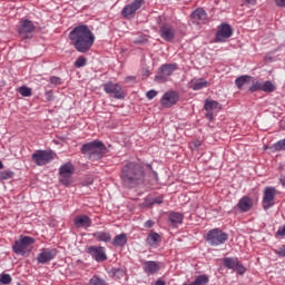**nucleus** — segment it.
Wrapping results in <instances>:
<instances>
[{
    "mask_svg": "<svg viewBox=\"0 0 285 285\" xmlns=\"http://www.w3.org/2000/svg\"><path fill=\"white\" fill-rule=\"evenodd\" d=\"M146 175L151 176L154 179H158L157 171L153 169V165L139 163V161H127L120 171V184L122 188L132 190V188H139L146 183Z\"/></svg>",
    "mask_w": 285,
    "mask_h": 285,
    "instance_id": "obj_1",
    "label": "nucleus"
},
{
    "mask_svg": "<svg viewBox=\"0 0 285 285\" xmlns=\"http://www.w3.org/2000/svg\"><path fill=\"white\" fill-rule=\"evenodd\" d=\"M69 39L77 52L86 55L95 46V33L87 24H79L69 32Z\"/></svg>",
    "mask_w": 285,
    "mask_h": 285,
    "instance_id": "obj_2",
    "label": "nucleus"
},
{
    "mask_svg": "<svg viewBox=\"0 0 285 285\" xmlns=\"http://www.w3.org/2000/svg\"><path fill=\"white\" fill-rule=\"evenodd\" d=\"M80 153L90 161H99V159H104V156L107 155L108 147L104 145V141L96 139L83 144Z\"/></svg>",
    "mask_w": 285,
    "mask_h": 285,
    "instance_id": "obj_3",
    "label": "nucleus"
},
{
    "mask_svg": "<svg viewBox=\"0 0 285 285\" xmlns=\"http://www.w3.org/2000/svg\"><path fill=\"white\" fill-rule=\"evenodd\" d=\"M156 23L159 28V35L164 41L170 42L175 40V26L170 19L166 16H158L156 18Z\"/></svg>",
    "mask_w": 285,
    "mask_h": 285,
    "instance_id": "obj_4",
    "label": "nucleus"
},
{
    "mask_svg": "<svg viewBox=\"0 0 285 285\" xmlns=\"http://www.w3.org/2000/svg\"><path fill=\"white\" fill-rule=\"evenodd\" d=\"M57 157V154L52 150L38 149L31 155V160L36 166H47Z\"/></svg>",
    "mask_w": 285,
    "mask_h": 285,
    "instance_id": "obj_5",
    "label": "nucleus"
},
{
    "mask_svg": "<svg viewBox=\"0 0 285 285\" xmlns=\"http://www.w3.org/2000/svg\"><path fill=\"white\" fill-rule=\"evenodd\" d=\"M206 242L210 246H222L228 242V234L219 228L210 229L206 235Z\"/></svg>",
    "mask_w": 285,
    "mask_h": 285,
    "instance_id": "obj_6",
    "label": "nucleus"
},
{
    "mask_svg": "<svg viewBox=\"0 0 285 285\" xmlns=\"http://www.w3.org/2000/svg\"><path fill=\"white\" fill-rule=\"evenodd\" d=\"M32 244H35V238L21 235L20 239L12 245V250L16 255H26V253H30Z\"/></svg>",
    "mask_w": 285,
    "mask_h": 285,
    "instance_id": "obj_7",
    "label": "nucleus"
},
{
    "mask_svg": "<svg viewBox=\"0 0 285 285\" xmlns=\"http://www.w3.org/2000/svg\"><path fill=\"white\" fill-rule=\"evenodd\" d=\"M72 175H75V166L72 163H66L59 168V181L62 186H70L72 184Z\"/></svg>",
    "mask_w": 285,
    "mask_h": 285,
    "instance_id": "obj_8",
    "label": "nucleus"
},
{
    "mask_svg": "<svg viewBox=\"0 0 285 285\" xmlns=\"http://www.w3.org/2000/svg\"><path fill=\"white\" fill-rule=\"evenodd\" d=\"M230 37H233V27L226 22L220 23L215 35L216 43H224Z\"/></svg>",
    "mask_w": 285,
    "mask_h": 285,
    "instance_id": "obj_9",
    "label": "nucleus"
},
{
    "mask_svg": "<svg viewBox=\"0 0 285 285\" xmlns=\"http://www.w3.org/2000/svg\"><path fill=\"white\" fill-rule=\"evenodd\" d=\"M175 70H177V63H165L159 68L155 80L159 81L160 83H166V81H168V77L173 76Z\"/></svg>",
    "mask_w": 285,
    "mask_h": 285,
    "instance_id": "obj_10",
    "label": "nucleus"
},
{
    "mask_svg": "<svg viewBox=\"0 0 285 285\" xmlns=\"http://www.w3.org/2000/svg\"><path fill=\"white\" fill-rule=\"evenodd\" d=\"M144 3H146L145 0H134L132 2L126 4L121 10V17H124V19H132L137 10L141 9Z\"/></svg>",
    "mask_w": 285,
    "mask_h": 285,
    "instance_id": "obj_11",
    "label": "nucleus"
},
{
    "mask_svg": "<svg viewBox=\"0 0 285 285\" xmlns=\"http://www.w3.org/2000/svg\"><path fill=\"white\" fill-rule=\"evenodd\" d=\"M102 88L107 95H114L115 99H126V94L119 83L108 81L102 85Z\"/></svg>",
    "mask_w": 285,
    "mask_h": 285,
    "instance_id": "obj_12",
    "label": "nucleus"
},
{
    "mask_svg": "<svg viewBox=\"0 0 285 285\" xmlns=\"http://www.w3.org/2000/svg\"><path fill=\"white\" fill-rule=\"evenodd\" d=\"M204 110L206 111V119H208V121H213V119H215L216 112L222 110V104H219L217 100L206 99L204 104Z\"/></svg>",
    "mask_w": 285,
    "mask_h": 285,
    "instance_id": "obj_13",
    "label": "nucleus"
},
{
    "mask_svg": "<svg viewBox=\"0 0 285 285\" xmlns=\"http://www.w3.org/2000/svg\"><path fill=\"white\" fill-rule=\"evenodd\" d=\"M275 195H277V189H275V187H265L262 200V205L265 210L275 206Z\"/></svg>",
    "mask_w": 285,
    "mask_h": 285,
    "instance_id": "obj_14",
    "label": "nucleus"
},
{
    "mask_svg": "<svg viewBox=\"0 0 285 285\" xmlns=\"http://www.w3.org/2000/svg\"><path fill=\"white\" fill-rule=\"evenodd\" d=\"M35 23L28 19L20 21V27L18 28V35L21 39H32V32H35Z\"/></svg>",
    "mask_w": 285,
    "mask_h": 285,
    "instance_id": "obj_15",
    "label": "nucleus"
},
{
    "mask_svg": "<svg viewBox=\"0 0 285 285\" xmlns=\"http://www.w3.org/2000/svg\"><path fill=\"white\" fill-rule=\"evenodd\" d=\"M87 253L98 264H101V262H106L108 259V255H106V247L89 246Z\"/></svg>",
    "mask_w": 285,
    "mask_h": 285,
    "instance_id": "obj_16",
    "label": "nucleus"
},
{
    "mask_svg": "<svg viewBox=\"0 0 285 285\" xmlns=\"http://www.w3.org/2000/svg\"><path fill=\"white\" fill-rule=\"evenodd\" d=\"M223 264L225 268H228L229 271H236L238 275H244L246 273V267L239 262L238 258L235 257H225L223 259Z\"/></svg>",
    "mask_w": 285,
    "mask_h": 285,
    "instance_id": "obj_17",
    "label": "nucleus"
},
{
    "mask_svg": "<svg viewBox=\"0 0 285 285\" xmlns=\"http://www.w3.org/2000/svg\"><path fill=\"white\" fill-rule=\"evenodd\" d=\"M177 101H179V94L177 91H167L160 99V104L164 108H171Z\"/></svg>",
    "mask_w": 285,
    "mask_h": 285,
    "instance_id": "obj_18",
    "label": "nucleus"
},
{
    "mask_svg": "<svg viewBox=\"0 0 285 285\" xmlns=\"http://www.w3.org/2000/svg\"><path fill=\"white\" fill-rule=\"evenodd\" d=\"M53 257H57V249L43 248L41 253L38 255L37 261L38 264H48L49 262H52Z\"/></svg>",
    "mask_w": 285,
    "mask_h": 285,
    "instance_id": "obj_19",
    "label": "nucleus"
},
{
    "mask_svg": "<svg viewBox=\"0 0 285 285\" xmlns=\"http://www.w3.org/2000/svg\"><path fill=\"white\" fill-rule=\"evenodd\" d=\"M76 228H90L92 226V219L88 215H79L73 219Z\"/></svg>",
    "mask_w": 285,
    "mask_h": 285,
    "instance_id": "obj_20",
    "label": "nucleus"
},
{
    "mask_svg": "<svg viewBox=\"0 0 285 285\" xmlns=\"http://www.w3.org/2000/svg\"><path fill=\"white\" fill-rule=\"evenodd\" d=\"M159 263L155 261H145L142 263V269L146 275H155L156 273H159Z\"/></svg>",
    "mask_w": 285,
    "mask_h": 285,
    "instance_id": "obj_21",
    "label": "nucleus"
},
{
    "mask_svg": "<svg viewBox=\"0 0 285 285\" xmlns=\"http://www.w3.org/2000/svg\"><path fill=\"white\" fill-rule=\"evenodd\" d=\"M190 17L194 23H204V21L208 19V14L203 8H197L195 11L191 12Z\"/></svg>",
    "mask_w": 285,
    "mask_h": 285,
    "instance_id": "obj_22",
    "label": "nucleus"
},
{
    "mask_svg": "<svg viewBox=\"0 0 285 285\" xmlns=\"http://www.w3.org/2000/svg\"><path fill=\"white\" fill-rule=\"evenodd\" d=\"M237 208L240 213H248L253 208V199L248 196L242 197L237 203Z\"/></svg>",
    "mask_w": 285,
    "mask_h": 285,
    "instance_id": "obj_23",
    "label": "nucleus"
},
{
    "mask_svg": "<svg viewBox=\"0 0 285 285\" xmlns=\"http://www.w3.org/2000/svg\"><path fill=\"white\" fill-rule=\"evenodd\" d=\"M168 220L170 222V226H173V228H177V226L184 224V214L179 212H170L168 215Z\"/></svg>",
    "mask_w": 285,
    "mask_h": 285,
    "instance_id": "obj_24",
    "label": "nucleus"
},
{
    "mask_svg": "<svg viewBox=\"0 0 285 285\" xmlns=\"http://www.w3.org/2000/svg\"><path fill=\"white\" fill-rule=\"evenodd\" d=\"M248 83H253V76L244 75L239 76L235 80V85L238 88V90H242V88H244V86H248Z\"/></svg>",
    "mask_w": 285,
    "mask_h": 285,
    "instance_id": "obj_25",
    "label": "nucleus"
},
{
    "mask_svg": "<svg viewBox=\"0 0 285 285\" xmlns=\"http://www.w3.org/2000/svg\"><path fill=\"white\" fill-rule=\"evenodd\" d=\"M92 237L97 239V242H105V244L112 240V236L108 232H95Z\"/></svg>",
    "mask_w": 285,
    "mask_h": 285,
    "instance_id": "obj_26",
    "label": "nucleus"
},
{
    "mask_svg": "<svg viewBox=\"0 0 285 285\" xmlns=\"http://www.w3.org/2000/svg\"><path fill=\"white\" fill-rule=\"evenodd\" d=\"M160 243H161V236L157 232H151L148 234L147 244L155 247V246H159Z\"/></svg>",
    "mask_w": 285,
    "mask_h": 285,
    "instance_id": "obj_27",
    "label": "nucleus"
},
{
    "mask_svg": "<svg viewBox=\"0 0 285 285\" xmlns=\"http://www.w3.org/2000/svg\"><path fill=\"white\" fill-rule=\"evenodd\" d=\"M126 244H128V235L125 233L115 236L112 239V246L122 248V246H126Z\"/></svg>",
    "mask_w": 285,
    "mask_h": 285,
    "instance_id": "obj_28",
    "label": "nucleus"
},
{
    "mask_svg": "<svg viewBox=\"0 0 285 285\" xmlns=\"http://www.w3.org/2000/svg\"><path fill=\"white\" fill-rule=\"evenodd\" d=\"M208 86L209 82L204 78H199L197 80L191 81L193 90H204V88H208Z\"/></svg>",
    "mask_w": 285,
    "mask_h": 285,
    "instance_id": "obj_29",
    "label": "nucleus"
},
{
    "mask_svg": "<svg viewBox=\"0 0 285 285\" xmlns=\"http://www.w3.org/2000/svg\"><path fill=\"white\" fill-rule=\"evenodd\" d=\"M109 275L112 277V279H122V277L126 275V271L122 268L114 267L109 271Z\"/></svg>",
    "mask_w": 285,
    "mask_h": 285,
    "instance_id": "obj_30",
    "label": "nucleus"
},
{
    "mask_svg": "<svg viewBox=\"0 0 285 285\" xmlns=\"http://www.w3.org/2000/svg\"><path fill=\"white\" fill-rule=\"evenodd\" d=\"M210 278L206 274L196 276L195 281L191 282V285H208Z\"/></svg>",
    "mask_w": 285,
    "mask_h": 285,
    "instance_id": "obj_31",
    "label": "nucleus"
},
{
    "mask_svg": "<svg viewBox=\"0 0 285 285\" xmlns=\"http://www.w3.org/2000/svg\"><path fill=\"white\" fill-rule=\"evenodd\" d=\"M275 86L273 85V82L271 80H266L264 83H262L261 90L263 92H275Z\"/></svg>",
    "mask_w": 285,
    "mask_h": 285,
    "instance_id": "obj_32",
    "label": "nucleus"
},
{
    "mask_svg": "<svg viewBox=\"0 0 285 285\" xmlns=\"http://www.w3.org/2000/svg\"><path fill=\"white\" fill-rule=\"evenodd\" d=\"M271 148L274 153H281V150H285V138L275 142Z\"/></svg>",
    "mask_w": 285,
    "mask_h": 285,
    "instance_id": "obj_33",
    "label": "nucleus"
},
{
    "mask_svg": "<svg viewBox=\"0 0 285 285\" xmlns=\"http://www.w3.org/2000/svg\"><path fill=\"white\" fill-rule=\"evenodd\" d=\"M12 177H14V171H12V170L0 171V181H6L8 179H12Z\"/></svg>",
    "mask_w": 285,
    "mask_h": 285,
    "instance_id": "obj_34",
    "label": "nucleus"
},
{
    "mask_svg": "<svg viewBox=\"0 0 285 285\" xmlns=\"http://www.w3.org/2000/svg\"><path fill=\"white\" fill-rule=\"evenodd\" d=\"M89 285H108V283L106 282V279H104L99 276H92L89 279Z\"/></svg>",
    "mask_w": 285,
    "mask_h": 285,
    "instance_id": "obj_35",
    "label": "nucleus"
},
{
    "mask_svg": "<svg viewBox=\"0 0 285 285\" xmlns=\"http://www.w3.org/2000/svg\"><path fill=\"white\" fill-rule=\"evenodd\" d=\"M87 63H88V59H86V57L83 56L78 57L77 60L75 61L76 68H83Z\"/></svg>",
    "mask_w": 285,
    "mask_h": 285,
    "instance_id": "obj_36",
    "label": "nucleus"
},
{
    "mask_svg": "<svg viewBox=\"0 0 285 285\" xmlns=\"http://www.w3.org/2000/svg\"><path fill=\"white\" fill-rule=\"evenodd\" d=\"M19 92L22 97H32V89L26 86L19 88Z\"/></svg>",
    "mask_w": 285,
    "mask_h": 285,
    "instance_id": "obj_37",
    "label": "nucleus"
},
{
    "mask_svg": "<svg viewBox=\"0 0 285 285\" xmlns=\"http://www.w3.org/2000/svg\"><path fill=\"white\" fill-rule=\"evenodd\" d=\"M252 86L249 87V92H257V90H262V82L255 81V78H253Z\"/></svg>",
    "mask_w": 285,
    "mask_h": 285,
    "instance_id": "obj_38",
    "label": "nucleus"
},
{
    "mask_svg": "<svg viewBox=\"0 0 285 285\" xmlns=\"http://www.w3.org/2000/svg\"><path fill=\"white\" fill-rule=\"evenodd\" d=\"M12 282V276H10V274H2L0 276V284H10Z\"/></svg>",
    "mask_w": 285,
    "mask_h": 285,
    "instance_id": "obj_39",
    "label": "nucleus"
},
{
    "mask_svg": "<svg viewBox=\"0 0 285 285\" xmlns=\"http://www.w3.org/2000/svg\"><path fill=\"white\" fill-rule=\"evenodd\" d=\"M50 83H52V86H61V78H60V77L52 76V77L50 78Z\"/></svg>",
    "mask_w": 285,
    "mask_h": 285,
    "instance_id": "obj_40",
    "label": "nucleus"
},
{
    "mask_svg": "<svg viewBox=\"0 0 285 285\" xmlns=\"http://www.w3.org/2000/svg\"><path fill=\"white\" fill-rule=\"evenodd\" d=\"M146 97H147V99H149V100L155 99V97H157V90L151 89V90L147 91V92H146Z\"/></svg>",
    "mask_w": 285,
    "mask_h": 285,
    "instance_id": "obj_41",
    "label": "nucleus"
},
{
    "mask_svg": "<svg viewBox=\"0 0 285 285\" xmlns=\"http://www.w3.org/2000/svg\"><path fill=\"white\" fill-rule=\"evenodd\" d=\"M45 97L47 101H53L55 95L52 94V90L46 91Z\"/></svg>",
    "mask_w": 285,
    "mask_h": 285,
    "instance_id": "obj_42",
    "label": "nucleus"
},
{
    "mask_svg": "<svg viewBox=\"0 0 285 285\" xmlns=\"http://www.w3.org/2000/svg\"><path fill=\"white\" fill-rule=\"evenodd\" d=\"M276 255L278 257H285V245H283L281 248H278L277 250H275Z\"/></svg>",
    "mask_w": 285,
    "mask_h": 285,
    "instance_id": "obj_43",
    "label": "nucleus"
},
{
    "mask_svg": "<svg viewBox=\"0 0 285 285\" xmlns=\"http://www.w3.org/2000/svg\"><path fill=\"white\" fill-rule=\"evenodd\" d=\"M145 228H153V226H155V222L154 220H147L144 224Z\"/></svg>",
    "mask_w": 285,
    "mask_h": 285,
    "instance_id": "obj_44",
    "label": "nucleus"
},
{
    "mask_svg": "<svg viewBox=\"0 0 285 285\" xmlns=\"http://www.w3.org/2000/svg\"><path fill=\"white\" fill-rule=\"evenodd\" d=\"M275 3L278 8H285V0H275Z\"/></svg>",
    "mask_w": 285,
    "mask_h": 285,
    "instance_id": "obj_45",
    "label": "nucleus"
},
{
    "mask_svg": "<svg viewBox=\"0 0 285 285\" xmlns=\"http://www.w3.org/2000/svg\"><path fill=\"white\" fill-rule=\"evenodd\" d=\"M127 83L131 81V83H135V77L129 76L126 78Z\"/></svg>",
    "mask_w": 285,
    "mask_h": 285,
    "instance_id": "obj_46",
    "label": "nucleus"
},
{
    "mask_svg": "<svg viewBox=\"0 0 285 285\" xmlns=\"http://www.w3.org/2000/svg\"><path fill=\"white\" fill-rule=\"evenodd\" d=\"M246 3H249V6H255L257 3V0H245Z\"/></svg>",
    "mask_w": 285,
    "mask_h": 285,
    "instance_id": "obj_47",
    "label": "nucleus"
},
{
    "mask_svg": "<svg viewBox=\"0 0 285 285\" xmlns=\"http://www.w3.org/2000/svg\"><path fill=\"white\" fill-rule=\"evenodd\" d=\"M155 285H166V282L158 279L156 281Z\"/></svg>",
    "mask_w": 285,
    "mask_h": 285,
    "instance_id": "obj_48",
    "label": "nucleus"
},
{
    "mask_svg": "<svg viewBox=\"0 0 285 285\" xmlns=\"http://www.w3.org/2000/svg\"><path fill=\"white\" fill-rule=\"evenodd\" d=\"M282 186H285V178H281Z\"/></svg>",
    "mask_w": 285,
    "mask_h": 285,
    "instance_id": "obj_49",
    "label": "nucleus"
},
{
    "mask_svg": "<svg viewBox=\"0 0 285 285\" xmlns=\"http://www.w3.org/2000/svg\"><path fill=\"white\" fill-rule=\"evenodd\" d=\"M85 186H90V185H92V180H90V181H88V183H86V184H83Z\"/></svg>",
    "mask_w": 285,
    "mask_h": 285,
    "instance_id": "obj_50",
    "label": "nucleus"
},
{
    "mask_svg": "<svg viewBox=\"0 0 285 285\" xmlns=\"http://www.w3.org/2000/svg\"><path fill=\"white\" fill-rule=\"evenodd\" d=\"M3 169V163L0 160V170Z\"/></svg>",
    "mask_w": 285,
    "mask_h": 285,
    "instance_id": "obj_51",
    "label": "nucleus"
},
{
    "mask_svg": "<svg viewBox=\"0 0 285 285\" xmlns=\"http://www.w3.org/2000/svg\"><path fill=\"white\" fill-rule=\"evenodd\" d=\"M183 285H193V283H190V284H186V283H184Z\"/></svg>",
    "mask_w": 285,
    "mask_h": 285,
    "instance_id": "obj_52",
    "label": "nucleus"
},
{
    "mask_svg": "<svg viewBox=\"0 0 285 285\" xmlns=\"http://www.w3.org/2000/svg\"><path fill=\"white\" fill-rule=\"evenodd\" d=\"M157 204H161V200L156 202Z\"/></svg>",
    "mask_w": 285,
    "mask_h": 285,
    "instance_id": "obj_53",
    "label": "nucleus"
}]
</instances>
